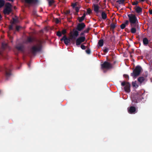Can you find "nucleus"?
I'll list each match as a JSON object with an SVG mask.
<instances>
[{
    "label": "nucleus",
    "instance_id": "nucleus-1",
    "mask_svg": "<svg viewBox=\"0 0 152 152\" xmlns=\"http://www.w3.org/2000/svg\"><path fill=\"white\" fill-rule=\"evenodd\" d=\"M140 96L138 94H136L133 96L132 98V106L128 108V112L130 114L134 113L136 111V108L134 106H136L135 103L139 102L141 100Z\"/></svg>",
    "mask_w": 152,
    "mask_h": 152
},
{
    "label": "nucleus",
    "instance_id": "nucleus-2",
    "mask_svg": "<svg viewBox=\"0 0 152 152\" xmlns=\"http://www.w3.org/2000/svg\"><path fill=\"white\" fill-rule=\"evenodd\" d=\"M42 45L39 43L32 46L30 49V52L33 55L35 56L37 52L40 51L42 50Z\"/></svg>",
    "mask_w": 152,
    "mask_h": 152
},
{
    "label": "nucleus",
    "instance_id": "nucleus-3",
    "mask_svg": "<svg viewBox=\"0 0 152 152\" xmlns=\"http://www.w3.org/2000/svg\"><path fill=\"white\" fill-rule=\"evenodd\" d=\"M11 66H4L3 67H1L0 69V71H4L5 72V74L6 79L8 80L12 75L11 73V68L10 67Z\"/></svg>",
    "mask_w": 152,
    "mask_h": 152
},
{
    "label": "nucleus",
    "instance_id": "nucleus-4",
    "mask_svg": "<svg viewBox=\"0 0 152 152\" xmlns=\"http://www.w3.org/2000/svg\"><path fill=\"white\" fill-rule=\"evenodd\" d=\"M128 16L129 22L130 23L131 26L133 27L134 26L133 25H134V26H135L136 23L138 22V20L135 15L133 14H131L128 15Z\"/></svg>",
    "mask_w": 152,
    "mask_h": 152
},
{
    "label": "nucleus",
    "instance_id": "nucleus-5",
    "mask_svg": "<svg viewBox=\"0 0 152 152\" xmlns=\"http://www.w3.org/2000/svg\"><path fill=\"white\" fill-rule=\"evenodd\" d=\"M141 70L142 68L140 66H137L133 70V72L131 73V76L133 78H136L140 74Z\"/></svg>",
    "mask_w": 152,
    "mask_h": 152
},
{
    "label": "nucleus",
    "instance_id": "nucleus-6",
    "mask_svg": "<svg viewBox=\"0 0 152 152\" xmlns=\"http://www.w3.org/2000/svg\"><path fill=\"white\" fill-rule=\"evenodd\" d=\"M12 5L9 3H7L5 5V7L3 10V13L4 15H9L12 12Z\"/></svg>",
    "mask_w": 152,
    "mask_h": 152
},
{
    "label": "nucleus",
    "instance_id": "nucleus-7",
    "mask_svg": "<svg viewBox=\"0 0 152 152\" xmlns=\"http://www.w3.org/2000/svg\"><path fill=\"white\" fill-rule=\"evenodd\" d=\"M113 67L112 64L107 61H104L101 64V68L102 69H108L112 68Z\"/></svg>",
    "mask_w": 152,
    "mask_h": 152
},
{
    "label": "nucleus",
    "instance_id": "nucleus-8",
    "mask_svg": "<svg viewBox=\"0 0 152 152\" xmlns=\"http://www.w3.org/2000/svg\"><path fill=\"white\" fill-rule=\"evenodd\" d=\"M121 85L122 86H125V87H124V90L127 93H129L130 92V85L129 83L126 82L124 81L121 83Z\"/></svg>",
    "mask_w": 152,
    "mask_h": 152
},
{
    "label": "nucleus",
    "instance_id": "nucleus-9",
    "mask_svg": "<svg viewBox=\"0 0 152 152\" xmlns=\"http://www.w3.org/2000/svg\"><path fill=\"white\" fill-rule=\"evenodd\" d=\"M76 29H73L72 31H71L70 34H71L70 37H71V39H76V37H78L79 35V32Z\"/></svg>",
    "mask_w": 152,
    "mask_h": 152
},
{
    "label": "nucleus",
    "instance_id": "nucleus-10",
    "mask_svg": "<svg viewBox=\"0 0 152 152\" xmlns=\"http://www.w3.org/2000/svg\"><path fill=\"white\" fill-rule=\"evenodd\" d=\"M86 38L84 36L80 37L77 38L76 41V44L77 46L80 45L82 43L85 41Z\"/></svg>",
    "mask_w": 152,
    "mask_h": 152
},
{
    "label": "nucleus",
    "instance_id": "nucleus-11",
    "mask_svg": "<svg viewBox=\"0 0 152 152\" xmlns=\"http://www.w3.org/2000/svg\"><path fill=\"white\" fill-rule=\"evenodd\" d=\"M71 37L70 38H68L66 35H64L63 37L60 39L61 41L64 42L66 45H68L71 42Z\"/></svg>",
    "mask_w": 152,
    "mask_h": 152
},
{
    "label": "nucleus",
    "instance_id": "nucleus-12",
    "mask_svg": "<svg viewBox=\"0 0 152 152\" xmlns=\"http://www.w3.org/2000/svg\"><path fill=\"white\" fill-rule=\"evenodd\" d=\"M85 26L86 25L84 23H79L77 25L76 29L79 31H81L84 29Z\"/></svg>",
    "mask_w": 152,
    "mask_h": 152
},
{
    "label": "nucleus",
    "instance_id": "nucleus-13",
    "mask_svg": "<svg viewBox=\"0 0 152 152\" xmlns=\"http://www.w3.org/2000/svg\"><path fill=\"white\" fill-rule=\"evenodd\" d=\"M8 46L7 44L6 43H2V49L0 50V56H3V52L4 50Z\"/></svg>",
    "mask_w": 152,
    "mask_h": 152
},
{
    "label": "nucleus",
    "instance_id": "nucleus-14",
    "mask_svg": "<svg viewBox=\"0 0 152 152\" xmlns=\"http://www.w3.org/2000/svg\"><path fill=\"white\" fill-rule=\"evenodd\" d=\"M23 45L20 44L17 45L15 46V48L18 51L22 52L23 51Z\"/></svg>",
    "mask_w": 152,
    "mask_h": 152
},
{
    "label": "nucleus",
    "instance_id": "nucleus-15",
    "mask_svg": "<svg viewBox=\"0 0 152 152\" xmlns=\"http://www.w3.org/2000/svg\"><path fill=\"white\" fill-rule=\"evenodd\" d=\"M147 76H145V77H140L138 78L137 79L138 81L140 83H142L143 82H145L147 81V79H146Z\"/></svg>",
    "mask_w": 152,
    "mask_h": 152
},
{
    "label": "nucleus",
    "instance_id": "nucleus-16",
    "mask_svg": "<svg viewBox=\"0 0 152 152\" xmlns=\"http://www.w3.org/2000/svg\"><path fill=\"white\" fill-rule=\"evenodd\" d=\"M48 5L50 7H55L56 6L55 0H48Z\"/></svg>",
    "mask_w": 152,
    "mask_h": 152
},
{
    "label": "nucleus",
    "instance_id": "nucleus-17",
    "mask_svg": "<svg viewBox=\"0 0 152 152\" xmlns=\"http://www.w3.org/2000/svg\"><path fill=\"white\" fill-rule=\"evenodd\" d=\"M93 7L94 10L96 13H98L99 12H100L101 11L99 10V7L98 4H94Z\"/></svg>",
    "mask_w": 152,
    "mask_h": 152
},
{
    "label": "nucleus",
    "instance_id": "nucleus-18",
    "mask_svg": "<svg viewBox=\"0 0 152 152\" xmlns=\"http://www.w3.org/2000/svg\"><path fill=\"white\" fill-rule=\"evenodd\" d=\"M129 21L128 20H126L124 23H123L120 26V27L121 29H124L126 26L128 24Z\"/></svg>",
    "mask_w": 152,
    "mask_h": 152
},
{
    "label": "nucleus",
    "instance_id": "nucleus-19",
    "mask_svg": "<svg viewBox=\"0 0 152 152\" xmlns=\"http://www.w3.org/2000/svg\"><path fill=\"white\" fill-rule=\"evenodd\" d=\"M25 2L28 4H35L38 2V0H25Z\"/></svg>",
    "mask_w": 152,
    "mask_h": 152
},
{
    "label": "nucleus",
    "instance_id": "nucleus-20",
    "mask_svg": "<svg viewBox=\"0 0 152 152\" xmlns=\"http://www.w3.org/2000/svg\"><path fill=\"white\" fill-rule=\"evenodd\" d=\"M86 16V14L85 13H84L83 14V15L81 17H79L78 18V20L79 22H81L84 20Z\"/></svg>",
    "mask_w": 152,
    "mask_h": 152
},
{
    "label": "nucleus",
    "instance_id": "nucleus-21",
    "mask_svg": "<svg viewBox=\"0 0 152 152\" xmlns=\"http://www.w3.org/2000/svg\"><path fill=\"white\" fill-rule=\"evenodd\" d=\"M135 10L136 12L138 13H139L141 12L142 11V8L139 6L137 7L135 9Z\"/></svg>",
    "mask_w": 152,
    "mask_h": 152
},
{
    "label": "nucleus",
    "instance_id": "nucleus-22",
    "mask_svg": "<svg viewBox=\"0 0 152 152\" xmlns=\"http://www.w3.org/2000/svg\"><path fill=\"white\" fill-rule=\"evenodd\" d=\"M143 43L144 45H146L149 43V41L147 38H144L143 39Z\"/></svg>",
    "mask_w": 152,
    "mask_h": 152
},
{
    "label": "nucleus",
    "instance_id": "nucleus-23",
    "mask_svg": "<svg viewBox=\"0 0 152 152\" xmlns=\"http://www.w3.org/2000/svg\"><path fill=\"white\" fill-rule=\"evenodd\" d=\"M101 16L102 18L104 20L106 19L107 18V14L104 11L102 12L101 14Z\"/></svg>",
    "mask_w": 152,
    "mask_h": 152
},
{
    "label": "nucleus",
    "instance_id": "nucleus-24",
    "mask_svg": "<svg viewBox=\"0 0 152 152\" xmlns=\"http://www.w3.org/2000/svg\"><path fill=\"white\" fill-rule=\"evenodd\" d=\"M116 23H113L110 25V27L111 29H114L116 27Z\"/></svg>",
    "mask_w": 152,
    "mask_h": 152
},
{
    "label": "nucleus",
    "instance_id": "nucleus-25",
    "mask_svg": "<svg viewBox=\"0 0 152 152\" xmlns=\"http://www.w3.org/2000/svg\"><path fill=\"white\" fill-rule=\"evenodd\" d=\"M104 41L103 39H100L99 40L98 44L99 46L102 47L103 45Z\"/></svg>",
    "mask_w": 152,
    "mask_h": 152
},
{
    "label": "nucleus",
    "instance_id": "nucleus-26",
    "mask_svg": "<svg viewBox=\"0 0 152 152\" xmlns=\"http://www.w3.org/2000/svg\"><path fill=\"white\" fill-rule=\"evenodd\" d=\"M130 31L132 33H135L136 31V28H135L133 27L131 29Z\"/></svg>",
    "mask_w": 152,
    "mask_h": 152
},
{
    "label": "nucleus",
    "instance_id": "nucleus-27",
    "mask_svg": "<svg viewBox=\"0 0 152 152\" xmlns=\"http://www.w3.org/2000/svg\"><path fill=\"white\" fill-rule=\"evenodd\" d=\"M5 3V2L3 0H0V8L3 7Z\"/></svg>",
    "mask_w": 152,
    "mask_h": 152
},
{
    "label": "nucleus",
    "instance_id": "nucleus-28",
    "mask_svg": "<svg viewBox=\"0 0 152 152\" xmlns=\"http://www.w3.org/2000/svg\"><path fill=\"white\" fill-rule=\"evenodd\" d=\"M13 21L12 23V24H15L16 23H17L18 22V20L17 19H15L14 18H12Z\"/></svg>",
    "mask_w": 152,
    "mask_h": 152
},
{
    "label": "nucleus",
    "instance_id": "nucleus-29",
    "mask_svg": "<svg viewBox=\"0 0 152 152\" xmlns=\"http://www.w3.org/2000/svg\"><path fill=\"white\" fill-rule=\"evenodd\" d=\"M47 31V26H46L44 29L41 30L40 31V33H43L44 31Z\"/></svg>",
    "mask_w": 152,
    "mask_h": 152
},
{
    "label": "nucleus",
    "instance_id": "nucleus-30",
    "mask_svg": "<svg viewBox=\"0 0 152 152\" xmlns=\"http://www.w3.org/2000/svg\"><path fill=\"white\" fill-rule=\"evenodd\" d=\"M56 35L58 37H61L62 35V33L60 31H59L57 32Z\"/></svg>",
    "mask_w": 152,
    "mask_h": 152
},
{
    "label": "nucleus",
    "instance_id": "nucleus-31",
    "mask_svg": "<svg viewBox=\"0 0 152 152\" xmlns=\"http://www.w3.org/2000/svg\"><path fill=\"white\" fill-rule=\"evenodd\" d=\"M116 2L118 3L119 4H124L122 0H118L116 1Z\"/></svg>",
    "mask_w": 152,
    "mask_h": 152
},
{
    "label": "nucleus",
    "instance_id": "nucleus-32",
    "mask_svg": "<svg viewBox=\"0 0 152 152\" xmlns=\"http://www.w3.org/2000/svg\"><path fill=\"white\" fill-rule=\"evenodd\" d=\"M61 32L62 33V34L64 35L66 33V30L65 29H63Z\"/></svg>",
    "mask_w": 152,
    "mask_h": 152
},
{
    "label": "nucleus",
    "instance_id": "nucleus-33",
    "mask_svg": "<svg viewBox=\"0 0 152 152\" xmlns=\"http://www.w3.org/2000/svg\"><path fill=\"white\" fill-rule=\"evenodd\" d=\"M27 41L28 42H32L33 40L32 39L31 37H28L27 39Z\"/></svg>",
    "mask_w": 152,
    "mask_h": 152
},
{
    "label": "nucleus",
    "instance_id": "nucleus-34",
    "mask_svg": "<svg viewBox=\"0 0 152 152\" xmlns=\"http://www.w3.org/2000/svg\"><path fill=\"white\" fill-rule=\"evenodd\" d=\"M108 49L107 48L105 47L104 49L103 50V51L105 53H107L108 52Z\"/></svg>",
    "mask_w": 152,
    "mask_h": 152
},
{
    "label": "nucleus",
    "instance_id": "nucleus-35",
    "mask_svg": "<svg viewBox=\"0 0 152 152\" xmlns=\"http://www.w3.org/2000/svg\"><path fill=\"white\" fill-rule=\"evenodd\" d=\"M91 9L89 8L87 10V13L88 14H89L91 12Z\"/></svg>",
    "mask_w": 152,
    "mask_h": 152
},
{
    "label": "nucleus",
    "instance_id": "nucleus-36",
    "mask_svg": "<svg viewBox=\"0 0 152 152\" xmlns=\"http://www.w3.org/2000/svg\"><path fill=\"white\" fill-rule=\"evenodd\" d=\"M80 47L83 50H85L86 48V46L83 44H82L81 45Z\"/></svg>",
    "mask_w": 152,
    "mask_h": 152
},
{
    "label": "nucleus",
    "instance_id": "nucleus-37",
    "mask_svg": "<svg viewBox=\"0 0 152 152\" xmlns=\"http://www.w3.org/2000/svg\"><path fill=\"white\" fill-rule=\"evenodd\" d=\"M21 27L20 26H16V30L17 31H18L19 30L20 28H21Z\"/></svg>",
    "mask_w": 152,
    "mask_h": 152
},
{
    "label": "nucleus",
    "instance_id": "nucleus-38",
    "mask_svg": "<svg viewBox=\"0 0 152 152\" xmlns=\"http://www.w3.org/2000/svg\"><path fill=\"white\" fill-rule=\"evenodd\" d=\"M89 29L90 28H88L84 30L83 31L85 33H88V32Z\"/></svg>",
    "mask_w": 152,
    "mask_h": 152
},
{
    "label": "nucleus",
    "instance_id": "nucleus-39",
    "mask_svg": "<svg viewBox=\"0 0 152 152\" xmlns=\"http://www.w3.org/2000/svg\"><path fill=\"white\" fill-rule=\"evenodd\" d=\"M86 53L88 54H90L91 53V51L90 49H87L86 50Z\"/></svg>",
    "mask_w": 152,
    "mask_h": 152
},
{
    "label": "nucleus",
    "instance_id": "nucleus-40",
    "mask_svg": "<svg viewBox=\"0 0 152 152\" xmlns=\"http://www.w3.org/2000/svg\"><path fill=\"white\" fill-rule=\"evenodd\" d=\"M9 29L10 30H13V26L12 24L10 25L9 26Z\"/></svg>",
    "mask_w": 152,
    "mask_h": 152
},
{
    "label": "nucleus",
    "instance_id": "nucleus-41",
    "mask_svg": "<svg viewBox=\"0 0 152 152\" xmlns=\"http://www.w3.org/2000/svg\"><path fill=\"white\" fill-rule=\"evenodd\" d=\"M75 11L77 12H78L79 10V8L78 7H76L75 9Z\"/></svg>",
    "mask_w": 152,
    "mask_h": 152
},
{
    "label": "nucleus",
    "instance_id": "nucleus-42",
    "mask_svg": "<svg viewBox=\"0 0 152 152\" xmlns=\"http://www.w3.org/2000/svg\"><path fill=\"white\" fill-rule=\"evenodd\" d=\"M124 76L125 78H126L128 79H129V76L127 75H124Z\"/></svg>",
    "mask_w": 152,
    "mask_h": 152
},
{
    "label": "nucleus",
    "instance_id": "nucleus-43",
    "mask_svg": "<svg viewBox=\"0 0 152 152\" xmlns=\"http://www.w3.org/2000/svg\"><path fill=\"white\" fill-rule=\"evenodd\" d=\"M60 21L59 19L58 18H56L55 20L56 23L57 24L59 23Z\"/></svg>",
    "mask_w": 152,
    "mask_h": 152
},
{
    "label": "nucleus",
    "instance_id": "nucleus-44",
    "mask_svg": "<svg viewBox=\"0 0 152 152\" xmlns=\"http://www.w3.org/2000/svg\"><path fill=\"white\" fill-rule=\"evenodd\" d=\"M75 39H71V42L73 44H74L75 43Z\"/></svg>",
    "mask_w": 152,
    "mask_h": 152
},
{
    "label": "nucleus",
    "instance_id": "nucleus-45",
    "mask_svg": "<svg viewBox=\"0 0 152 152\" xmlns=\"http://www.w3.org/2000/svg\"><path fill=\"white\" fill-rule=\"evenodd\" d=\"M132 86L134 87H135L136 86V83L134 82H132Z\"/></svg>",
    "mask_w": 152,
    "mask_h": 152
},
{
    "label": "nucleus",
    "instance_id": "nucleus-46",
    "mask_svg": "<svg viewBox=\"0 0 152 152\" xmlns=\"http://www.w3.org/2000/svg\"><path fill=\"white\" fill-rule=\"evenodd\" d=\"M85 33L84 32V31H83L80 33V35L81 36H85V34H84Z\"/></svg>",
    "mask_w": 152,
    "mask_h": 152
},
{
    "label": "nucleus",
    "instance_id": "nucleus-47",
    "mask_svg": "<svg viewBox=\"0 0 152 152\" xmlns=\"http://www.w3.org/2000/svg\"><path fill=\"white\" fill-rule=\"evenodd\" d=\"M138 4V1H137L136 2H134L132 3L133 5H137Z\"/></svg>",
    "mask_w": 152,
    "mask_h": 152
},
{
    "label": "nucleus",
    "instance_id": "nucleus-48",
    "mask_svg": "<svg viewBox=\"0 0 152 152\" xmlns=\"http://www.w3.org/2000/svg\"><path fill=\"white\" fill-rule=\"evenodd\" d=\"M70 13V10H67L66 11V14H69Z\"/></svg>",
    "mask_w": 152,
    "mask_h": 152
},
{
    "label": "nucleus",
    "instance_id": "nucleus-49",
    "mask_svg": "<svg viewBox=\"0 0 152 152\" xmlns=\"http://www.w3.org/2000/svg\"><path fill=\"white\" fill-rule=\"evenodd\" d=\"M149 12L151 14H152V10H149Z\"/></svg>",
    "mask_w": 152,
    "mask_h": 152
},
{
    "label": "nucleus",
    "instance_id": "nucleus-50",
    "mask_svg": "<svg viewBox=\"0 0 152 152\" xmlns=\"http://www.w3.org/2000/svg\"><path fill=\"white\" fill-rule=\"evenodd\" d=\"M2 18V16L1 15V14H0V20H1V18Z\"/></svg>",
    "mask_w": 152,
    "mask_h": 152
},
{
    "label": "nucleus",
    "instance_id": "nucleus-51",
    "mask_svg": "<svg viewBox=\"0 0 152 152\" xmlns=\"http://www.w3.org/2000/svg\"><path fill=\"white\" fill-rule=\"evenodd\" d=\"M8 0L9 1H12V2H13V1H14V0Z\"/></svg>",
    "mask_w": 152,
    "mask_h": 152
},
{
    "label": "nucleus",
    "instance_id": "nucleus-52",
    "mask_svg": "<svg viewBox=\"0 0 152 152\" xmlns=\"http://www.w3.org/2000/svg\"><path fill=\"white\" fill-rule=\"evenodd\" d=\"M140 1H142V2H143L145 0H140Z\"/></svg>",
    "mask_w": 152,
    "mask_h": 152
},
{
    "label": "nucleus",
    "instance_id": "nucleus-53",
    "mask_svg": "<svg viewBox=\"0 0 152 152\" xmlns=\"http://www.w3.org/2000/svg\"><path fill=\"white\" fill-rule=\"evenodd\" d=\"M122 1L123 2V3H124V2L125 0H122Z\"/></svg>",
    "mask_w": 152,
    "mask_h": 152
},
{
    "label": "nucleus",
    "instance_id": "nucleus-54",
    "mask_svg": "<svg viewBox=\"0 0 152 152\" xmlns=\"http://www.w3.org/2000/svg\"><path fill=\"white\" fill-rule=\"evenodd\" d=\"M28 66H29V67H30V64H28Z\"/></svg>",
    "mask_w": 152,
    "mask_h": 152
},
{
    "label": "nucleus",
    "instance_id": "nucleus-55",
    "mask_svg": "<svg viewBox=\"0 0 152 152\" xmlns=\"http://www.w3.org/2000/svg\"><path fill=\"white\" fill-rule=\"evenodd\" d=\"M75 4H74V5L73 6V7H74V6H75Z\"/></svg>",
    "mask_w": 152,
    "mask_h": 152
},
{
    "label": "nucleus",
    "instance_id": "nucleus-56",
    "mask_svg": "<svg viewBox=\"0 0 152 152\" xmlns=\"http://www.w3.org/2000/svg\"><path fill=\"white\" fill-rule=\"evenodd\" d=\"M15 8H16V7H14V9H15Z\"/></svg>",
    "mask_w": 152,
    "mask_h": 152
},
{
    "label": "nucleus",
    "instance_id": "nucleus-57",
    "mask_svg": "<svg viewBox=\"0 0 152 152\" xmlns=\"http://www.w3.org/2000/svg\"><path fill=\"white\" fill-rule=\"evenodd\" d=\"M83 44H86V43H83Z\"/></svg>",
    "mask_w": 152,
    "mask_h": 152
}]
</instances>
